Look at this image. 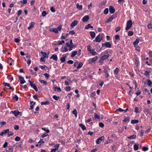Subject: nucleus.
<instances>
[{"label":"nucleus","instance_id":"052dcab7","mask_svg":"<svg viewBox=\"0 0 152 152\" xmlns=\"http://www.w3.org/2000/svg\"><path fill=\"white\" fill-rule=\"evenodd\" d=\"M96 95V93L95 92H92L91 94V96L92 97H94Z\"/></svg>","mask_w":152,"mask_h":152},{"label":"nucleus","instance_id":"c756f323","mask_svg":"<svg viewBox=\"0 0 152 152\" xmlns=\"http://www.w3.org/2000/svg\"><path fill=\"white\" fill-rule=\"evenodd\" d=\"M129 119L130 118L129 117H125L123 120V121L124 122H126L127 121H129Z\"/></svg>","mask_w":152,"mask_h":152},{"label":"nucleus","instance_id":"9b49d317","mask_svg":"<svg viewBox=\"0 0 152 152\" xmlns=\"http://www.w3.org/2000/svg\"><path fill=\"white\" fill-rule=\"evenodd\" d=\"M139 41L140 39L139 38H137L136 39V40L134 42L133 44L134 47H136L138 45V44L139 43Z\"/></svg>","mask_w":152,"mask_h":152},{"label":"nucleus","instance_id":"09e8293b","mask_svg":"<svg viewBox=\"0 0 152 152\" xmlns=\"http://www.w3.org/2000/svg\"><path fill=\"white\" fill-rule=\"evenodd\" d=\"M149 110L147 108H145L144 110V112L145 113H148Z\"/></svg>","mask_w":152,"mask_h":152},{"label":"nucleus","instance_id":"a18cd8bd","mask_svg":"<svg viewBox=\"0 0 152 152\" xmlns=\"http://www.w3.org/2000/svg\"><path fill=\"white\" fill-rule=\"evenodd\" d=\"M64 50H63L62 51V52H67L68 51V49L67 48V47L66 46H65L64 48Z\"/></svg>","mask_w":152,"mask_h":152},{"label":"nucleus","instance_id":"603ef678","mask_svg":"<svg viewBox=\"0 0 152 152\" xmlns=\"http://www.w3.org/2000/svg\"><path fill=\"white\" fill-rule=\"evenodd\" d=\"M15 140L16 141H18L20 140V138L19 137L17 136L15 138Z\"/></svg>","mask_w":152,"mask_h":152},{"label":"nucleus","instance_id":"680f3d73","mask_svg":"<svg viewBox=\"0 0 152 152\" xmlns=\"http://www.w3.org/2000/svg\"><path fill=\"white\" fill-rule=\"evenodd\" d=\"M73 63V61L71 60H69L67 62V63L69 64H72Z\"/></svg>","mask_w":152,"mask_h":152},{"label":"nucleus","instance_id":"f257e3e1","mask_svg":"<svg viewBox=\"0 0 152 152\" xmlns=\"http://www.w3.org/2000/svg\"><path fill=\"white\" fill-rule=\"evenodd\" d=\"M110 53V52L105 51V53L107 54V55H104L102 57H101L99 61V62L101 63V64H102L103 63V60L107 59L109 57L111 56L109 54Z\"/></svg>","mask_w":152,"mask_h":152},{"label":"nucleus","instance_id":"5701e85b","mask_svg":"<svg viewBox=\"0 0 152 152\" xmlns=\"http://www.w3.org/2000/svg\"><path fill=\"white\" fill-rule=\"evenodd\" d=\"M131 122L133 124H135L136 123H137L139 122V121L137 120H132L131 121Z\"/></svg>","mask_w":152,"mask_h":152},{"label":"nucleus","instance_id":"4be33fe9","mask_svg":"<svg viewBox=\"0 0 152 152\" xmlns=\"http://www.w3.org/2000/svg\"><path fill=\"white\" fill-rule=\"evenodd\" d=\"M147 84L148 86L152 87V83L150 80H148Z\"/></svg>","mask_w":152,"mask_h":152},{"label":"nucleus","instance_id":"ea45409f","mask_svg":"<svg viewBox=\"0 0 152 152\" xmlns=\"http://www.w3.org/2000/svg\"><path fill=\"white\" fill-rule=\"evenodd\" d=\"M8 133V137H9L10 136H11L13 135V133L11 132H10L9 130V132H7Z\"/></svg>","mask_w":152,"mask_h":152},{"label":"nucleus","instance_id":"cd10ccee","mask_svg":"<svg viewBox=\"0 0 152 152\" xmlns=\"http://www.w3.org/2000/svg\"><path fill=\"white\" fill-rule=\"evenodd\" d=\"M77 51H74L72 54L71 56V57H73L76 54H77Z\"/></svg>","mask_w":152,"mask_h":152},{"label":"nucleus","instance_id":"37998d69","mask_svg":"<svg viewBox=\"0 0 152 152\" xmlns=\"http://www.w3.org/2000/svg\"><path fill=\"white\" fill-rule=\"evenodd\" d=\"M75 45H70V47H69V51H71L72 50V48H73L74 47H75Z\"/></svg>","mask_w":152,"mask_h":152},{"label":"nucleus","instance_id":"f704fd0d","mask_svg":"<svg viewBox=\"0 0 152 152\" xmlns=\"http://www.w3.org/2000/svg\"><path fill=\"white\" fill-rule=\"evenodd\" d=\"M108 12H109V10H108V8H106L104 10V14H107L108 13Z\"/></svg>","mask_w":152,"mask_h":152},{"label":"nucleus","instance_id":"774afa93","mask_svg":"<svg viewBox=\"0 0 152 152\" xmlns=\"http://www.w3.org/2000/svg\"><path fill=\"white\" fill-rule=\"evenodd\" d=\"M148 28H152V25L150 23L148 25Z\"/></svg>","mask_w":152,"mask_h":152},{"label":"nucleus","instance_id":"e2e57ef3","mask_svg":"<svg viewBox=\"0 0 152 152\" xmlns=\"http://www.w3.org/2000/svg\"><path fill=\"white\" fill-rule=\"evenodd\" d=\"M139 109L137 107H135L134 109V111L136 113H139Z\"/></svg>","mask_w":152,"mask_h":152},{"label":"nucleus","instance_id":"de8ad7c7","mask_svg":"<svg viewBox=\"0 0 152 152\" xmlns=\"http://www.w3.org/2000/svg\"><path fill=\"white\" fill-rule=\"evenodd\" d=\"M64 40H61V41H58V45H61L62 44L64 43Z\"/></svg>","mask_w":152,"mask_h":152},{"label":"nucleus","instance_id":"39448f33","mask_svg":"<svg viewBox=\"0 0 152 152\" xmlns=\"http://www.w3.org/2000/svg\"><path fill=\"white\" fill-rule=\"evenodd\" d=\"M18 77L20 79V82L21 84H23L26 83V81L24 79L23 77L21 76H19Z\"/></svg>","mask_w":152,"mask_h":152},{"label":"nucleus","instance_id":"412c9836","mask_svg":"<svg viewBox=\"0 0 152 152\" xmlns=\"http://www.w3.org/2000/svg\"><path fill=\"white\" fill-rule=\"evenodd\" d=\"M77 8L80 10H82V6L81 5H80L78 4H77L76 5Z\"/></svg>","mask_w":152,"mask_h":152},{"label":"nucleus","instance_id":"5fc2aeb1","mask_svg":"<svg viewBox=\"0 0 152 152\" xmlns=\"http://www.w3.org/2000/svg\"><path fill=\"white\" fill-rule=\"evenodd\" d=\"M13 99L16 101H17L18 99V97L16 95H15L13 97Z\"/></svg>","mask_w":152,"mask_h":152},{"label":"nucleus","instance_id":"2f4dec72","mask_svg":"<svg viewBox=\"0 0 152 152\" xmlns=\"http://www.w3.org/2000/svg\"><path fill=\"white\" fill-rule=\"evenodd\" d=\"M72 112L73 114L75 115V117H77V112L76 109H75L72 111Z\"/></svg>","mask_w":152,"mask_h":152},{"label":"nucleus","instance_id":"423d86ee","mask_svg":"<svg viewBox=\"0 0 152 152\" xmlns=\"http://www.w3.org/2000/svg\"><path fill=\"white\" fill-rule=\"evenodd\" d=\"M102 47L105 46V47L110 48L111 47V45L110 44L109 42H107L104 43H102Z\"/></svg>","mask_w":152,"mask_h":152},{"label":"nucleus","instance_id":"473e14b6","mask_svg":"<svg viewBox=\"0 0 152 152\" xmlns=\"http://www.w3.org/2000/svg\"><path fill=\"white\" fill-rule=\"evenodd\" d=\"M83 63L81 62L79 63L78 66L77 67V69H78L81 68V67L83 66Z\"/></svg>","mask_w":152,"mask_h":152},{"label":"nucleus","instance_id":"c85d7f7f","mask_svg":"<svg viewBox=\"0 0 152 152\" xmlns=\"http://www.w3.org/2000/svg\"><path fill=\"white\" fill-rule=\"evenodd\" d=\"M89 28H93V27L91 26L90 24H88L85 27L86 29H88Z\"/></svg>","mask_w":152,"mask_h":152},{"label":"nucleus","instance_id":"c9c22d12","mask_svg":"<svg viewBox=\"0 0 152 152\" xmlns=\"http://www.w3.org/2000/svg\"><path fill=\"white\" fill-rule=\"evenodd\" d=\"M69 35V34H66V36H64V35H62L61 37V39H65L67 37L68 35Z\"/></svg>","mask_w":152,"mask_h":152},{"label":"nucleus","instance_id":"aec40b11","mask_svg":"<svg viewBox=\"0 0 152 152\" xmlns=\"http://www.w3.org/2000/svg\"><path fill=\"white\" fill-rule=\"evenodd\" d=\"M41 53L42 55L43 56V57L45 58H48V55H47V53L45 52H43L42 51L41 52Z\"/></svg>","mask_w":152,"mask_h":152},{"label":"nucleus","instance_id":"a878e982","mask_svg":"<svg viewBox=\"0 0 152 152\" xmlns=\"http://www.w3.org/2000/svg\"><path fill=\"white\" fill-rule=\"evenodd\" d=\"M54 90L55 91H57L58 92H60L61 91V89L60 87H55L54 88Z\"/></svg>","mask_w":152,"mask_h":152},{"label":"nucleus","instance_id":"72a5a7b5","mask_svg":"<svg viewBox=\"0 0 152 152\" xmlns=\"http://www.w3.org/2000/svg\"><path fill=\"white\" fill-rule=\"evenodd\" d=\"M42 129L44 131L46 132L47 133H48L50 132V131L48 129H46L45 128H42Z\"/></svg>","mask_w":152,"mask_h":152},{"label":"nucleus","instance_id":"79ce46f5","mask_svg":"<svg viewBox=\"0 0 152 152\" xmlns=\"http://www.w3.org/2000/svg\"><path fill=\"white\" fill-rule=\"evenodd\" d=\"M3 84L5 86H7L8 87H10V84L9 83H5V82H4L3 83Z\"/></svg>","mask_w":152,"mask_h":152},{"label":"nucleus","instance_id":"a211bd4d","mask_svg":"<svg viewBox=\"0 0 152 152\" xmlns=\"http://www.w3.org/2000/svg\"><path fill=\"white\" fill-rule=\"evenodd\" d=\"M79 126L83 130H86V127L84 125H83L82 124H80Z\"/></svg>","mask_w":152,"mask_h":152},{"label":"nucleus","instance_id":"6e6d98bb","mask_svg":"<svg viewBox=\"0 0 152 152\" xmlns=\"http://www.w3.org/2000/svg\"><path fill=\"white\" fill-rule=\"evenodd\" d=\"M47 14L45 11H44L42 13V15L43 17L45 16Z\"/></svg>","mask_w":152,"mask_h":152},{"label":"nucleus","instance_id":"bf43d9fd","mask_svg":"<svg viewBox=\"0 0 152 152\" xmlns=\"http://www.w3.org/2000/svg\"><path fill=\"white\" fill-rule=\"evenodd\" d=\"M19 129V127L18 126V125H15L14 126V129L15 130H18Z\"/></svg>","mask_w":152,"mask_h":152},{"label":"nucleus","instance_id":"9d476101","mask_svg":"<svg viewBox=\"0 0 152 152\" xmlns=\"http://www.w3.org/2000/svg\"><path fill=\"white\" fill-rule=\"evenodd\" d=\"M78 23V21L77 20H75L71 23L70 26L72 27H73L76 26Z\"/></svg>","mask_w":152,"mask_h":152},{"label":"nucleus","instance_id":"0eeeda50","mask_svg":"<svg viewBox=\"0 0 152 152\" xmlns=\"http://www.w3.org/2000/svg\"><path fill=\"white\" fill-rule=\"evenodd\" d=\"M99 35L96 38L95 40L94 41H95L96 42H100L102 39V38H100L99 37Z\"/></svg>","mask_w":152,"mask_h":152},{"label":"nucleus","instance_id":"864d4df0","mask_svg":"<svg viewBox=\"0 0 152 152\" xmlns=\"http://www.w3.org/2000/svg\"><path fill=\"white\" fill-rule=\"evenodd\" d=\"M58 148H55L51 150L50 152H56L57 150H58Z\"/></svg>","mask_w":152,"mask_h":152},{"label":"nucleus","instance_id":"f03ea898","mask_svg":"<svg viewBox=\"0 0 152 152\" xmlns=\"http://www.w3.org/2000/svg\"><path fill=\"white\" fill-rule=\"evenodd\" d=\"M126 27L125 29L126 31L128 30L131 27L132 25V20H128L126 23Z\"/></svg>","mask_w":152,"mask_h":152},{"label":"nucleus","instance_id":"1a4fd4ad","mask_svg":"<svg viewBox=\"0 0 152 152\" xmlns=\"http://www.w3.org/2000/svg\"><path fill=\"white\" fill-rule=\"evenodd\" d=\"M35 23L34 22H31L29 24V26L28 27V30L33 28L34 27Z\"/></svg>","mask_w":152,"mask_h":152},{"label":"nucleus","instance_id":"f8f14e48","mask_svg":"<svg viewBox=\"0 0 152 152\" xmlns=\"http://www.w3.org/2000/svg\"><path fill=\"white\" fill-rule=\"evenodd\" d=\"M89 19V17L88 15H86L83 17L82 20L84 22L87 21Z\"/></svg>","mask_w":152,"mask_h":152},{"label":"nucleus","instance_id":"20e7f679","mask_svg":"<svg viewBox=\"0 0 152 152\" xmlns=\"http://www.w3.org/2000/svg\"><path fill=\"white\" fill-rule=\"evenodd\" d=\"M104 136H102L98 138L96 140V142L97 144L100 143L102 141H104Z\"/></svg>","mask_w":152,"mask_h":152},{"label":"nucleus","instance_id":"13d9d810","mask_svg":"<svg viewBox=\"0 0 152 152\" xmlns=\"http://www.w3.org/2000/svg\"><path fill=\"white\" fill-rule=\"evenodd\" d=\"M94 117L96 118H97L98 119L100 118V116L99 115H98L96 113H94Z\"/></svg>","mask_w":152,"mask_h":152},{"label":"nucleus","instance_id":"8fccbe9b","mask_svg":"<svg viewBox=\"0 0 152 152\" xmlns=\"http://www.w3.org/2000/svg\"><path fill=\"white\" fill-rule=\"evenodd\" d=\"M124 110L122 109L121 108H119L118 109L116 110V111H118L119 112H121L124 111Z\"/></svg>","mask_w":152,"mask_h":152},{"label":"nucleus","instance_id":"69168bd1","mask_svg":"<svg viewBox=\"0 0 152 152\" xmlns=\"http://www.w3.org/2000/svg\"><path fill=\"white\" fill-rule=\"evenodd\" d=\"M22 12V11L21 10H19L18 11V13L17 15L18 16H19L21 14Z\"/></svg>","mask_w":152,"mask_h":152},{"label":"nucleus","instance_id":"2eb2a0df","mask_svg":"<svg viewBox=\"0 0 152 152\" xmlns=\"http://www.w3.org/2000/svg\"><path fill=\"white\" fill-rule=\"evenodd\" d=\"M50 31H53L56 33H58V29L56 28H52L50 29Z\"/></svg>","mask_w":152,"mask_h":152},{"label":"nucleus","instance_id":"4468645a","mask_svg":"<svg viewBox=\"0 0 152 152\" xmlns=\"http://www.w3.org/2000/svg\"><path fill=\"white\" fill-rule=\"evenodd\" d=\"M53 58L54 60L57 61L58 60V57L56 55L53 54L50 58V59Z\"/></svg>","mask_w":152,"mask_h":152},{"label":"nucleus","instance_id":"f3484780","mask_svg":"<svg viewBox=\"0 0 152 152\" xmlns=\"http://www.w3.org/2000/svg\"><path fill=\"white\" fill-rule=\"evenodd\" d=\"M90 34L92 38H94L95 37L96 34L93 31H90Z\"/></svg>","mask_w":152,"mask_h":152},{"label":"nucleus","instance_id":"ddd939ff","mask_svg":"<svg viewBox=\"0 0 152 152\" xmlns=\"http://www.w3.org/2000/svg\"><path fill=\"white\" fill-rule=\"evenodd\" d=\"M11 112L14 114L15 116H17L20 112H19L18 110H15L14 111H12Z\"/></svg>","mask_w":152,"mask_h":152},{"label":"nucleus","instance_id":"6e6552de","mask_svg":"<svg viewBox=\"0 0 152 152\" xmlns=\"http://www.w3.org/2000/svg\"><path fill=\"white\" fill-rule=\"evenodd\" d=\"M109 9L110 12L111 13H113L115 11L114 7L112 6H110L109 8Z\"/></svg>","mask_w":152,"mask_h":152},{"label":"nucleus","instance_id":"4d7b16f0","mask_svg":"<svg viewBox=\"0 0 152 152\" xmlns=\"http://www.w3.org/2000/svg\"><path fill=\"white\" fill-rule=\"evenodd\" d=\"M142 150L143 151H146L148 150V148L147 147H143L142 148Z\"/></svg>","mask_w":152,"mask_h":152},{"label":"nucleus","instance_id":"7c9ffc66","mask_svg":"<svg viewBox=\"0 0 152 152\" xmlns=\"http://www.w3.org/2000/svg\"><path fill=\"white\" fill-rule=\"evenodd\" d=\"M136 135H133L128 137V138L129 139H134L136 137Z\"/></svg>","mask_w":152,"mask_h":152},{"label":"nucleus","instance_id":"c03bdc74","mask_svg":"<svg viewBox=\"0 0 152 152\" xmlns=\"http://www.w3.org/2000/svg\"><path fill=\"white\" fill-rule=\"evenodd\" d=\"M53 98L55 100H57L59 98V96H56L54 95L53 96Z\"/></svg>","mask_w":152,"mask_h":152},{"label":"nucleus","instance_id":"58836bf2","mask_svg":"<svg viewBox=\"0 0 152 152\" xmlns=\"http://www.w3.org/2000/svg\"><path fill=\"white\" fill-rule=\"evenodd\" d=\"M28 81L30 83V86L31 87H32L33 86H34V85H35V84H34L31 81H30V80H29Z\"/></svg>","mask_w":152,"mask_h":152},{"label":"nucleus","instance_id":"bb28decb","mask_svg":"<svg viewBox=\"0 0 152 152\" xmlns=\"http://www.w3.org/2000/svg\"><path fill=\"white\" fill-rule=\"evenodd\" d=\"M66 56H65L64 57H61V58L60 60L62 62H64L66 60Z\"/></svg>","mask_w":152,"mask_h":152},{"label":"nucleus","instance_id":"e433bc0d","mask_svg":"<svg viewBox=\"0 0 152 152\" xmlns=\"http://www.w3.org/2000/svg\"><path fill=\"white\" fill-rule=\"evenodd\" d=\"M133 33L132 31H129L128 33V35L129 36H131L133 35Z\"/></svg>","mask_w":152,"mask_h":152},{"label":"nucleus","instance_id":"338daca9","mask_svg":"<svg viewBox=\"0 0 152 152\" xmlns=\"http://www.w3.org/2000/svg\"><path fill=\"white\" fill-rule=\"evenodd\" d=\"M69 34L73 35L75 34V32L73 30H72L69 31Z\"/></svg>","mask_w":152,"mask_h":152},{"label":"nucleus","instance_id":"b1692460","mask_svg":"<svg viewBox=\"0 0 152 152\" xmlns=\"http://www.w3.org/2000/svg\"><path fill=\"white\" fill-rule=\"evenodd\" d=\"M39 81L41 83L44 85H46L47 84V82L46 81L42 80L39 79Z\"/></svg>","mask_w":152,"mask_h":152},{"label":"nucleus","instance_id":"a19ab883","mask_svg":"<svg viewBox=\"0 0 152 152\" xmlns=\"http://www.w3.org/2000/svg\"><path fill=\"white\" fill-rule=\"evenodd\" d=\"M119 69L118 68H116L114 70V72L115 74H118V72Z\"/></svg>","mask_w":152,"mask_h":152},{"label":"nucleus","instance_id":"393cba45","mask_svg":"<svg viewBox=\"0 0 152 152\" xmlns=\"http://www.w3.org/2000/svg\"><path fill=\"white\" fill-rule=\"evenodd\" d=\"M98 59V57L97 56H96L94 58H92L91 59V62H94V61H96L97 59Z\"/></svg>","mask_w":152,"mask_h":152},{"label":"nucleus","instance_id":"dca6fc26","mask_svg":"<svg viewBox=\"0 0 152 152\" xmlns=\"http://www.w3.org/2000/svg\"><path fill=\"white\" fill-rule=\"evenodd\" d=\"M139 145V144H135L134 145V150L137 151L138 150V146Z\"/></svg>","mask_w":152,"mask_h":152},{"label":"nucleus","instance_id":"0e129e2a","mask_svg":"<svg viewBox=\"0 0 152 152\" xmlns=\"http://www.w3.org/2000/svg\"><path fill=\"white\" fill-rule=\"evenodd\" d=\"M71 89V87L70 86H68L66 88V91H70Z\"/></svg>","mask_w":152,"mask_h":152},{"label":"nucleus","instance_id":"7ed1b4c3","mask_svg":"<svg viewBox=\"0 0 152 152\" xmlns=\"http://www.w3.org/2000/svg\"><path fill=\"white\" fill-rule=\"evenodd\" d=\"M116 17V15H113L111 16L110 17L108 18L105 23H108L111 22Z\"/></svg>","mask_w":152,"mask_h":152},{"label":"nucleus","instance_id":"4c0bfd02","mask_svg":"<svg viewBox=\"0 0 152 152\" xmlns=\"http://www.w3.org/2000/svg\"><path fill=\"white\" fill-rule=\"evenodd\" d=\"M91 52L92 54L93 55H96L97 54V53L95 51L94 49H93L92 50H91Z\"/></svg>","mask_w":152,"mask_h":152},{"label":"nucleus","instance_id":"3c124183","mask_svg":"<svg viewBox=\"0 0 152 152\" xmlns=\"http://www.w3.org/2000/svg\"><path fill=\"white\" fill-rule=\"evenodd\" d=\"M50 10V11L53 12H54L56 11V10H55L54 8L53 7H51Z\"/></svg>","mask_w":152,"mask_h":152},{"label":"nucleus","instance_id":"6ab92c4d","mask_svg":"<svg viewBox=\"0 0 152 152\" xmlns=\"http://www.w3.org/2000/svg\"><path fill=\"white\" fill-rule=\"evenodd\" d=\"M41 104L42 105H47L49 104V102L48 101H46L45 102H41Z\"/></svg>","mask_w":152,"mask_h":152},{"label":"nucleus","instance_id":"49530a36","mask_svg":"<svg viewBox=\"0 0 152 152\" xmlns=\"http://www.w3.org/2000/svg\"><path fill=\"white\" fill-rule=\"evenodd\" d=\"M32 88L35 91H36L37 92L38 91V90L35 84L34 85Z\"/></svg>","mask_w":152,"mask_h":152}]
</instances>
